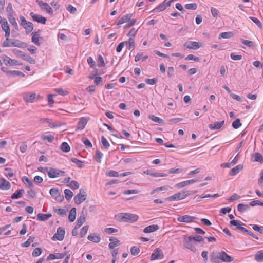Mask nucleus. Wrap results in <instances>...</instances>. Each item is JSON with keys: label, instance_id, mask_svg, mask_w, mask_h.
I'll return each mask as SVG.
<instances>
[{"label": "nucleus", "instance_id": "nucleus-46", "mask_svg": "<svg viewBox=\"0 0 263 263\" xmlns=\"http://www.w3.org/2000/svg\"><path fill=\"white\" fill-rule=\"evenodd\" d=\"M68 186L71 188L72 190H76L79 188V183L77 181L74 180L71 181Z\"/></svg>", "mask_w": 263, "mask_h": 263}, {"label": "nucleus", "instance_id": "nucleus-4", "mask_svg": "<svg viewBox=\"0 0 263 263\" xmlns=\"http://www.w3.org/2000/svg\"><path fill=\"white\" fill-rule=\"evenodd\" d=\"M196 243L192 239V236H187L184 235L183 237V247L190 250L193 253L196 252Z\"/></svg>", "mask_w": 263, "mask_h": 263}, {"label": "nucleus", "instance_id": "nucleus-3", "mask_svg": "<svg viewBox=\"0 0 263 263\" xmlns=\"http://www.w3.org/2000/svg\"><path fill=\"white\" fill-rule=\"evenodd\" d=\"M132 16H133L132 14H128L123 15L119 20L117 25L119 26V25L123 24L125 23H127V24L124 27L125 28L129 27L134 25L136 23V20L132 19Z\"/></svg>", "mask_w": 263, "mask_h": 263}, {"label": "nucleus", "instance_id": "nucleus-56", "mask_svg": "<svg viewBox=\"0 0 263 263\" xmlns=\"http://www.w3.org/2000/svg\"><path fill=\"white\" fill-rule=\"evenodd\" d=\"M127 45V41H124L120 43L116 48V51L118 52H120L125 45Z\"/></svg>", "mask_w": 263, "mask_h": 263}, {"label": "nucleus", "instance_id": "nucleus-17", "mask_svg": "<svg viewBox=\"0 0 263 263\" xmlns=\"http://www.w3.org/2000/svg\"><path fill=\"white\" fill-rule=\"evenodd\" d=\"M196 218L190 215H184L177 218V220L181 222L190 223L192 222Z\"/></svg>", "mask_w": 263, "mask_h": 263}, {"label": "nucleus", "instance_id": "nucleus-22", "mask_svg": "<svg viewBox=\"0 0 263 263\" xmlns=\"http://www.w3.org/2000/svg\"><path fill=\"white\" fill-rule=\"evenodd\" d=\"M52 120L49 118H41L40 120V122L42 123H48L49 124V126L51 127H57L60 126V124H58L56 123L51 122Z\"/></svg>", "mask_w": 263, "mask_h": 263}, {"label": "nucleus", "instance_id": "nucleus-28", "mask_svg": "<svg viewBox=\"0 0 263 263\" xmlns=\"http://www.w3.org/2000/svg\"><path fill=\"white\" fill-rule=\"evenodd\" d=\"M77 214V209L75 208H72L69 213L68 219L70 222H73L75 220Z\"/></svg>", "mask_w": 263, "mask_h": 263}, {"label": "nucleus", "instance_id": "nucleus-64", "mask_svg": "<svg viewBox=\"0 0 263 263\" xmlns=\"http://www.w3.org/2000/svg\"><path fill=\"white\" fill-rule=\"evenodd\" d=\"M252 228L254 231H257L260 234L263 233V227H260L258 225L255 224L253 226Z\"/></svg>", "mask_w": 263, "mask_h": 263}, {"label": "nucleus", "instance_id": "nucleus-26", "mask_svg": "<svg viewBox=\"0 0 263 263\" xmlns=\"http://www.w3.org/2000/svg\"><path fill=\"white\" fill-rule=\"evenodd\" d=\"M243 169V165L239 164L237 165L235 167L233 168L230 172L229 174L231 176H234L237 174L240 171Z\"/></svg>", "mask_w": 263, "mask_h": 263}, {"label": "nucleus", "instance_id": "nucleus-23", "mask_svg": "<svg viewBox=\"0 0 263 263\" xmlns=\"http://www.w3.org/2000/svg\"><path fill=\"white\" fill-rule=\"evenodd\" d=\"M43 41V39L39 36V34H33L32 36V42L37 46L42 44Z\"/></svg>", "mask_w": 263, "mask_h": 263}, {"label": "nucleus", "instance_id": "nucleus-52", "mask_svg": "<svg viewBox=\"0 0 263 263\" xmlns=\"http://www.w3.org/2000/svg\"><path fill=\"white\" fill-rule=\"evenodd\" d=\"M71 161L76 163V165L80 168H82L83 167V162L78 160L77 158H72L71 159Z\"/></svg>", "mask_w": 263, "mask_h": 263}, {"label": "nucleus", "instance_id": "nucleus-27", "mask_svg": "<svg viewBox=\"0 0 263 263\" xmlns=\"http://www.w3.org/2000/svg\"><path fill=\"white\" fill-rule=\"evenodd\" d=\"M109 241H112L108 245L110 249H114L120 245V241L117 238L111 237L109 238Z\"/></svg>", "mask_w": 263, "mask_h": 263}, {"label": "nucleus", "instance_id": "nucleus-34", "mask_svg": "<svg viewBox=\"0 0 263 263\" xmlns=\"http://www.w3.org/2000/svg\"><path fill=\"white\" fill-rule=\"evenodd\" d=\"M148 118L155 122L158 123L159 124H162L164 123V121L162 119L156 117L154 115H149Z\"/></svg>", "mask_w": 263, "mask_h": 263}, {"label": "nucleus", "instance_id": "nucleus-33", "mask_svg": "<svg viewBox=\"0 0 263 263\" xmlns=\"http://www.w3.org/2000/svg\"><path fill=\"white\" fill-rule=\"evenodd\" d=\"M255 259L259 262L263 261V250L257 252L255 255Z\"/></svg>", "mask_w": 263, "mask_h": 263}, {"label": "nucleus", "instance_id": "nucleus-51", "mask_svg": "<svg viewBox=\"0 0 263 263\" xmlns=\"http://www.w3.org/2000/svg\"><path fill=\"white\" fill-rule=\"evenodd\" d=\"M88 228V226H85L81 229L80 236L81 238L84 237L86 235L87 233Z\"/></svg>", "mask_w": 263, "mask_h": 263}, {"label": "nucleus", "instance_id": "nucleus-12", "mask_svg": "<svg viewBox=\"0 0 263 263\" xmlns=\"http://www.w3.org/2000/svg\"><path fill=\"white\" fill-rule=\"evenodd\" d=\"M36 2L42 10L46 11L49 14H53L52 8L48 3L38 0Z\"/></svg>", "mask_w": 263, "mask_h": 263}, {"label": "nucleus", "instance_id": "nucleus-13", "mask_svg": "<svg viewBox=\"0 0 263 263\" xmlns=\"http://www.w3.org/2000/svg\"><path fill=\"white\" fill-rule=\"evenodd\" d=\"M87 214V211H84V208L83 209L81 215L78 217L77 221V228H80L81 226L83 225V224L85 222L86 220V216Z\"/></svg>", "mask_w": 263, "mask_h": 263}, {"label": "nucleus", "instance_id": "nucleus-6", "mask_svg": "<svg viewBox=\"0 0 263 263\" xmlns=\"http://www.w3.org/2000/svg\"><path fill=\"white\" fill-rule=\"evenodd\" d=\"M40 98L39 95H37L34 92H27L23 93V98L26 103H33Z\"/></svg>", "mask_w": 263, "mask_h": 263}, {"label": "nucleus", "instance_id": "nucleus-2", "mask_svg": "<svg viewBox=\"0 0 263 263\" xmlns=\"http://www.w3.org/2000/svg\"><path fill=\"white\" fill-rule=\"evenodd\" d=\"M118 219L122 222L133 223L138 219V216L135 214L121 213L115 216Z\"/></svg>", "mask_w": 263, "mask_h": 263}, {"label": "nucleus", "instance_id": "nucleus-49", "mask_svg": "<svg viewBox=\"0 0 263 263\" xmlns=\"http://www.w3.org/2000/svg\"><path fill=\"white\" fill-rule=\"evenodd\" d=\"M148 58L147 56H144L142 57V53H138L135 57V61L136 62L139 61L141 59L143 61H145L146 59H147Z\"/></svg>", "mask_w": 263, "mask_h": 263}, {"label": "nucleus", "instance_id": "nucleus-62", "mask_svg": "<svg viewBox=\"0 0 263 263\" xmlns=\"http://www.w3.org/2000/svg\"><path fill=\"white\" fill-rule=\"evenodd\" d=\"M104 232L107 234H112L113 233H116L118 232V230L112 228H107L104 230Z\"/></svg>", "mask_w": 263, "mask_h": 263}, {"label": "nucleus", "instance_id": "nucleus-60", "mask_svg": "<svg viewBox=\"0 0 263 263\" xmlns=\"http://www.w3.org/2000/svg\"><path fill=\"white\" fill-rule=\"evenodd\" d=\"M192 239L194 240V242L196 244L197 242L202 241L204 239L203 237L200 235L192 236Z\"/></svg>", "mask_w": 263, "mask_h": 263}, {"label": "nucleus", "instance_id": "nucleus-5", "mask_svg": "<svg viewBox=\"0 0 263 263\" xmlns=\"http://www.w3.org/2000/svg\"><path fill=\"white\" fill-rule=\"evenodd\" d=\"M10 34H5L6 40L4 41L3 45L4 47H25V43L22 41H15L11 42L9 38Z\"/></svg>", "mask_w": 263, "mask_h": 263}, {"label": "nucleus", "instance_id": "nucleus-44", "mask_svg": "<svg viewBox=\"0 0 263 263\" xmlns=\"http://www.w3.org/2000/svg\"><path fill=\"white\" fill-rule=\"evenodd\" d=\"M88 239L91 241H92L93 242H99L100 241V237L98 236H95L93 235H89L88 236Z\"/></svg>", "mask_w": 263, "mask_h": 263}, {"label": "nucleus", "instance_id": "nucleus-42", "mask_svg": "<svg viewBox=\"0 0 263 263\" xmlns=\"http://www.w3.org/2000/svg\"><path fill=\"white\" fill-rule=\"evenodd\" d=\"M254 161L259 162L260 163L263 162V157L261 154L256 152L254 154Z\"/></svg>", "mask_w": 263, "mask_h": 263}, {"label": "nucleus", "instance_id": "nucleus-24", "mask_svg": "<svg viewBox=\"0 0 263 263\" xmlns=\"http://www.w3.org/2000/svg\"><path fill=\"white\" fill-rule=\"evenodd\" d=\"M196 181H197L196 179H191V180H189L182 181L181 182L176 184L175 185V187H177V188H181V187L185 186V185L194 183Z\"/></svg>", "mask_w": 263, "mask_h": 263}, {"label": "nucleus", "instance_id": "nucleus-1", "mask_svg": "<svg viewBox=\"0 0 263 263\" xmlns=\"http://www.w3.org/2000/svg\"><path fill=\"white\" fill-rule=\"evenodd\" d=\"M210 257V261L212 263H219L220 261L231 262L233 261V258L223 251H213Z\"/></svg>", "mask_w": 263, "mask_h": 263}, {"label": "nucleus", "instance_id": "nucleus-25", "mask_svg": "<svg viewBox=\"0 0 263 263\" xmlns=\"http://www.w3.org/2000/svg\"><path fill=\"white\" fill-rule=\"evenodd\" d=\"M159 229V227L158 225L153 224L149 226L144 228L143 230V232L146 233H152L158 230Z\"/></svg>", "mask_w": 263, "mask_h": 263}, {"label": "nucleus", "instance_id": "nucleus-39", "mask_svg": "<svg viewBox=\"0 0 263 263\" xmlns=\"http://www.w3.org/2000/svg\"><path fill=\"white\" fill-rule=\"evenodd\" d=\"M61 149L66 153L70 151V147L67 142H63L60 146Z\"/></svg>", "mask_w": 263, "mask_h": 263}, {"label": "nucleus", "instance_id": "nucleus-10", "mask_svg": "<svg viewBox=\"0 0 263 263\" xmlns=\"http://www.w3.org/2000/svg\"><path fill=\"white\" fill-rule=\"evenodd\" d=\"M21 24L26 29V33L31 32L33 28V24L31 22L27 21L25 18L23 16H20Z\"/></svg>", "mask_w": 263, "mask_h": 263}, {"label": "nucleus", "instance_id": "nucleus-57", "mask_svg": "<svg viewBox=\"0 0 263 263\" xmlns=\"http://www.w3.org/2000/svg\"><path fill=\"white\" fill-rule=\"evenodd\" d=\"M54 211L61 216H64L66 215V211L63 209L59 208L55 209Z\"/></svg>", "mask_w": 263, "mask_h": 263}, {"label": "nucleus", "instance_id": "nucleus-8", "mask_svg": "<svg viewBox=\"0 0 263 263\" xmlns=\"http://www.w3.org/2000/svg\"><path fill=\"white\" fill-rule=\"evenodd\" d=\"M87 197V194L83 189H80L79 193L75 196L74 200L77 205H79L84 201Z\"/></svg>", "mask_w": 263, "mask_h": 263}, {"label": "nucleus", "instance_id": "nucleus-18", "mask_svg": "<svg viewBox=\"0 0 263 263\" xmlns=\"http://www.w3.org/2000/svg\"><path fill=\"white\" fill-rule=\"evenodd\" d=\"M224 123V121L221 122H216L213 124H210L209 127L211 130H218L220 129Z\"/></svg>", "mask_w": 263, "mask_h": 263}, {"label": "nucleus", "instance_id": "nucleus-32", "mask_svg": "<svg viewBox=\"0 0 263 263\" xmlns=\"http://www.w3.org/2000/svg\"><path fill=\"white\" fill-rule=\"evenodd\" d=\"M23 59L30 64H34L36 63L35 59L29 55L23 54L22 55Z\"/></svg>", "mask_w": 263, "mask_h": 263}, {"label": "nucleus", "instance_id": "nucleus-50", "mask_svg": "<svg viewBox=\"0 0 263 263\" xmlns=\"http://www.w3.org/2000/svg\"><path fill=\"white\" fill-rule=\"evenodd\" d=\"M185 8L189 10H196L197 8L196 3L187 4L184 6Z\"/></svg>", "mask_w": 263, "mask_h": 263}, {"label": "nucleus", "instance_id": "nucleus-59", "mask_svg": "<svg viewBox=\"0 0 263 263\" xmlns=\"http://www.w3.org/2000/svg\"><path fill=\"white\" fill-rule=\"evenodd\" d=\"M42 249L40 248H35L33 252H32V256L34 257H37L39 255H40L42 253Z\"/></svg>", "mask_w": 263, "mask_h": 263}, {"label": "nucleus", "instance_id": "nucleus-36", "mask_svg": "<svg viewBox=\"0 0 263 263\" xmlns=\"http://www.w3.org/2000/svg\"><path fill=\"white\" fill-rule=\"evenodd\" d=\"M249 209V205L244 204L243 203H240L237 205V210L241 213L248 210Z\"/></svg>", "mask_w": 263, "mask_h": 263}, {"label": "nucleus", "instance_id": "nucleus-48", "mask_svg": "<svg viewBox=\"0 0 263 263\" xmlns=\"http://www.w3.org/2000/svg\"><path fill=\"white\" fill-rule=\"evenodd\" d=\"M241 125L242 124L239 119H236L233 122L232 124V127L235 129L239 128Z\"/></svg>", "mask_w": 263, "mask_h": 263}, {"label": "nucleus", "instance_id": "nucleus-21", "mask_svg": "<svg viewBox=\"0 0 263 263\" xmlns=\"http://www.w3.org/2000/svg\"><path fill=\"white\" fill-rule=\"evenodd\" d=\"M4 61L6 65H9L10 66L20 65L17 60L11 59L7 56H6V57L4 59Z\"/></svg>", "mask_w": 263, "mask_h": 263}, {"label": "nucleus", "instance_id": "nucleus-58", "mask_svg": "<svg viewBox=\"0 0 263 263\" xmlns=\"http://www.w3.org/2000/svg\"><path fill=\"white\" fill-rule=\"evenodd\" d=\"M2 28L5 33H10V28L7 22H4L2 24Z\"/></svg>", "mask_w": 263, "mask_h": 263}, {"label": "nucleus", "instance_id": "nucleus-47", "mask_svg": "<svg viewBox=\"0 0 263 263\" xmlns=\"http://www.w3.org/2000/svg\"><path fill=\"white\" fill-rule=\"evenodd\" d=\"M147 174L154 177H166L168 176L167 174L161 173H147Z\"/></svg>", "mask_w": 263, "mask_h": 263}, {"label": "nucleus", "instance_id": "nucleus-38", "mask_svg": "<svg viewBox=\"0 0 263 263\" xmlns=\"http://www.w3.org/2000/svg\"><path fill=\"white\" fill-rule=\"evenodd\" d=\"M42 140L43 141H48L50 143H52L53 142L54 140V137L52 135H42L41 137Z\"/></svg>", "mask_w": 263, "mask_h": 263}, {"label": "nucleus", "instance_id": "nucleus-63", "mask_svg": "<svg viewBox=\"0 0 263 263\" xmlns=\"http://www.w3.org/2000/svg\"><path fill=\"white\" fill-rule=\"evenodd\" d=\"M186 60H194L195 61L198 62L199 61V58L198 57L194 56L193 54H189L186 58Z\"/></svg>", "mask_w": 263, "mask_h": 263}, {"label": "nucleus", "instance_id": "nucleus-20", "mask_svg": "<svg viewBox=\"0 0 263 263\" xmlns=\"http://www.w3.org/2000/svg\"><path fill=\"white\" fill-rule=\"evenodd\" d=\"M87 119L86 118H82L78 122L76 128V130H82L84 128L87 123Z\"/></svg>", "mask_w": 263, "mask_h": 263}, {"label": "nucleus", "instance_id": "nucleus-53", "mask_svg": "<svg viewBox=\"0 0 263 263\" xmlns=\"http://www.w3.org/2000/svg\"><path fill=\"white\" fill-rule=\"evenodd\" d=\"M49 193L51 196L54 198L57 197L59 194H60L59 190L56 188L51 189L50 190Z\"/></svg>", "mask_w": 263, "mask_h": 263}, {"label": "nucleus", "instance_id": "nucleus-43", "mask_svg": "<svg viewBox=\"0 0 263 263\" xmlns=\"http://www.w3.org/2000/svg\"><path fill=\"white\" fill-rule=\"evenodd\" d=\"M34 239V237L30 236L27 241H26L25 242L22 244V247H28L30 245V243L33 241Z\"/></svg>", "mask_w": 263, "mask_h": 263}, {"label": "nucleus", "instance_id": "nucleus-29", "mask_svg": "<svg viewBox=\"0 0 263 263\" xmlns=\"http://www.w3.org/2000/svg\"><path fill=\"white\" fill-rule=\"evenodd\" d=\"M51 216V214L39 213L37 215V219L40 221H46Z\"/></svg>", "mask_w": 263, "mask_h": 263}, {"label": "nucleus", "instance_id": "nucleus-37", "mask_svg": "<svg viewBox=\"0 0 263 263\" xmlns=\"http://www.w3.org/2000/svg\"><path fill=\"white\" fill-rule=\"evenodd\" d=\"M24 193V190L23 189H20L17 191V192L14 193L11 195V198L13 199H17L21 197L22 194Z\"/></svg>", "mask_w": 263, "mask_h": 263}, {"label": "nucleus", "instance_id": "nucleus-54", "mask_svg": "<svg viewBox=\"0 0 263 263\" xmlns=\"http://www.w3.org/2000/svg\"><path fill=\"white\" fill-rule=\"evenodd\" d=\"M230 223L231 225L236 226V227H240L241 225H245V224L241 221L236 220H232L230 221Z\"/></svg>", "mask_w": 263, "mask_h": 263}, {"label": "nucleus", "instance_id": "nucleus-55", "mask_svg": "<svg viewBox=\"0 0 263 263\" xmlns=\"http://www.w3.org/2000/svg\"><path fill=\"white\" fill-rule=\"evenodd\" d=\"M139 252L140 249L136 246H134L130 249V253L133 255H137L139 254Z\"/></svg>", "mask_w": 263, "mask_h": 263}, {"label": "nucleus", "instance_id": "nucleus-45", "mask_svg": "<svg viewBox=\"0 0 263 263\" xmlns=\"http://www.w3.org/2000/svg\"><path fill=\"white\" fill-rule=\"evenodd\" d=\"M101 142L104 148L108 149L110 146V144L107 140L103 136L101 137Z\"/></svg>", "mask_w": 263, "mask_h": 263}, {"label": "nucleus", "instance_id": "nucleus-19", "mask_svg": "<svg viewBox=\"0 0 263 263\" xmlns=\"http://www.w3.org/2000/svg\"><path fill=\"white\" fill-rule=\"evenodd\" d=\"M11 187L10 183L5 178L0 179V189L2 190H9Z\"/></svg>", "mask_w": 263, "mask_h": 263}, {"label": "nucleus", "instance_id": "nucleus-11", "mask_svg": "<svg viewBox=\"0 0 263 263\" xmlns=\"http://www.w3.org/2000/svg\"><path fill=\"white\" fill-rule=\"evenodd\" d=\"M65 230L61 227H59L57 229V233L52 237L53 240H62L65 236Z\"/></svg>", "mask_w": 263, "mask_h": 263}, {"label": "nucleus", "instance_id": "nucleus-9", "mask_svg": "<svg viewBox=\"0 0 263 263\" xmlns=\"http://www.w3.org/2000/svg\"><path fill=\"white\" fill-rule=\"evenodd\" d=\"M48 175L50 178H55L65 176V172L57 168H50L48 172Z\"/></svg>", "mask_w": 263, "mask_h": 263}, {"label": "nucleus", "instance_id": "nucleus-15", "mask_svg": "<svg viewBox=\"0 0 263 263\" xmlns=\"http://www.w3.org/2000/svg\"><path fill=\"white\" fill-rule=\"evenodd\" d=\"M164 255L162 251L159 249H156L151 255V260L161 259L163 258Z\"/></svg>", "mask_w": 263, "mask_h": 263}, {"label": "nucleus", "instance_id": "nucleus-41", "mask_svg": "<svg viewBox=\"0 0 263 263\" xmlns=\"http://www.w3.org/2000/svg\"><path fill=\"white\" fill-rule=\"evenodd\" d=\"M8 18L10 23L13 25L15 28L17 27V24L15 20V18L13 16L12 14L11 13L8 14Z\"/></svg>", "mask_w": 263, "mask_h": 263}, {"label": "nucleus", "instance_id": "nucleus-30", "mask_svg": "<svg viewBox=\"0 0 263 263\" xmlns=\"http://www.w3.org/2000/svg\"><path fill=\"white\" fill-rule=\"evenodd\" d=\"M166 8L165 5V2H164L162 3H161L158 6H157V7L154 8L152 10V12H153L154 13L159 12L164 10Z\"/></svg>", "mask_w": 263, "mask_h": 263}, {"label": "nucleus", "instance_id": "nucleus-14", "mask_svg": "<svg viewBox=\"0 0 263 263\" xmlns=\"http://www.w3.org/2000/svg\"><path fill=\"white\" fill-rule=\"evenodd\" d=\"M184 46L188 49L197 50L201 46V45L197 42L189 41L184 44Z\"/></svg>", "mask_w": 263, "mask_h": 263}, {"label": "nucleus", "instance_id": "nucleus-16", "mask_svg": "<svg viewBox=\"0 0 263 263\" xmlns=\"http://www.w3.org/2000/svg\"><path fill=\"white\" fill-rule=\"evenodd\" d=\"M30 15L32 18L33 20L41 24H45L47 21L45 17L40 15L35 14L33 12H31Z\"/></svg>", "mask_w": 263, "mask_h": 263}, {"label": "nucleus", "instance_id": "nucleus-7", "mask_svg": "<svg viewBox=\"0 0 263 263\" xmlns=\"http://www.w3.org/2000/svg\"><path fill=\"white\" fill-rule=\"evenodd\" d=\"M190 193L185 191L179 192L178 193L175 194L173 195L170 196L165 199L166 200L168 201H174L178 200L183 199L185 198L190 195Z\"/></svg>", "mask_w": 263, "mask_h": 263}, {"label": "nucleus", "instance_id": "nucleus-40", "mask_svg": "<svg viewBox=\"0 0 263 263\" xmlns=\"http://www.w3.org/2000/svg\"><path fill=\"white\" fill-rule=\"evenodd\" d=\"M103 154L98 149H97L96 151V156H95V159L96 161L99 163H101V158Z\"/></svg>", "mask_w": 263, "mask_h": 263}, {"label": "nucleus", "instance_id": "nucleus-35", "mask_svg": "<svg viewBox=\"0 0 263 263\" xmlns=\"http://www.w3.org/2000/svg\"><path fill=\"white\" fill-rule=\"evenodd\" d=\"M64 194L65 198L67 201L70 200L73 195L72 192L69 189H65Z\"/></svg>", "mask_w": 263, "mask_h": 263}, {"label": "nucleus", "instance_id": "nucleus-61", "mask_svg": "<svg viewBox=\"0 0 263 263\" xmlns=\"http://www.w3.org/2000/svg\"><path fill=\"white\" fill-rule=\"evenodd\" d=\"M99 67H104L105 64L103 59V58L101 55L98 56V64Z\"/></svg>", "mask_w": 263, "mask_h": 263}, {"label": "nucleus", "instance_id": "nucleus-31", "mask_svg": "<svg viewBox=\"0 0 263 263\" xmlns=\"http://www.w3.org/2000/svg\"><path fill=\"white\" fill-rule=\"evenodd\" d=\"M133 37H130L127 41V44H129V49L133 50L135 48V40L134 37L135 34H132Z\"/></svg>", "mask_w": 263, "mask_h": 263}]
</instances>
